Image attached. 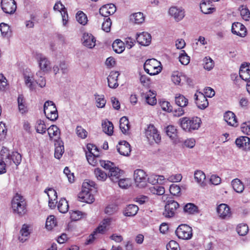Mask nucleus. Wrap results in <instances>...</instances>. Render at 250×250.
<instances>
[{
  "label": "nucleus",
  "mask_w": 250,
  "mask_h": 250,
  "mask_svg": "<svg viewBox=\"0 0 250 250\" xmlns=\"http://www.w3.org/2000/svg\"><path fill=\"white\" fill-rule=\"evenodd\" d=\"M225 121L228 125L236 126L237 125V121L235 114L231 111L226 112L224 116Z\"/></svg>",
  "instance_id": "393cba45"
},
{
  "label": "nucleus",
  "mask_w": 250,
  "mask_h": 250,
  "mask_svg": "<svg viewBox=\"0 0 250 250\" xmlns=\"http://www.w3.org/2000/svg\"><path fill=\"white\" fill-rule=\"evenodd\" d=\"M94 174L96 178L101 181H105L107 177V174L100 168L95 169Z\"/></svg>",
  "instance_id": "79ce46f5"
},
{
  "label": "nucleus",
  "mask_w": 250,
  "mask_h": 250,
  "mask_svg": "<svg viewBox=\"0 0 250 250\" xmlns=\"http://www.w3.org/2000/svg\"><path fill=\"white\" fill-rule=\"evenodd\" d=\"M77 21L79 23L82 25H85L87 22V18L86 15L82 11H79L76 16Z\"/></svg>",
  "instance_id": "49530a36"
},
{
  "label": "nucleus",
  "mask_w": 250,
  "mask_h": 250,
  "mask_svg": "<svg viewBox=\"0 0 250 250\" xmlns=\"http://www.w3.org/2000/svg\"><path fill=\"white\" fill-rule=\"evenodd\" d=\"M175 101L176 104L181 107H185L188 104V100L182 95H176Z\"/></svg>",
  "instance_id": "ea45409f"
},
{
  "label": "nucleus",
  "mask_w": 250,
  "mask_h": 250,
  "mask_svg": "<svg viewBox=\"0 0 250 250\" xmlns=\"http://www.w3.org/2000/svg\"><path fill=\"white\" fill-rule=\"evenodd\" d=\"M161 63L155 59L147 60L144 64L145 71L149 75L153 76L159 74L162 70Z\"/></svg>",
  "instance_id": "20e7f679"
},
{
  "label": "nucleus",
  "mask_w": 250,
  "mask_h": 250,
  "mask_svg": "<svg viewBox=\"0 0 250 250\" xmlns=\"http://www.w3.org/2000/svg\"><path fill=\"white\" fill-rule=\"evenodd\" d=\"M0 30L3 36H8L10 32V27L6 23H1L0 24Z\"/></svg>",
  "instance_id": "bf43d9fd"
},
{
  "label": "nucleus",
  "mask_w": 250,
  "mask_h": 250,
  "mask_svg": "<svg viewBox=\"0 0 250 250\" xmlns=\"http://www.w3.org/2000/svg\"><path fill=\"white\" fill-rule=\"evenodd\" d=\"M140 81L141 83L144 86H147L150 83V78L146 75L139 73Z\"/></svg>",
  "instance_id": "0e129e2a"
},
{
  "label": "nucleus",
  "mask_w": 250,
  "mask_h": 250,
  "mask_svg": "<svg viewBox=\"0 0 250 250\" xmlns=\"http://www.w3.org/2000/svg\"><path fill=\"white\" fill-rule=\"evenodd\" d=\"M119 73L118 71H111L107 77L108 85L110 88H116L118 86L117 82Z\"/></svg>",
  "instance_id": "4be33fe9"
},
{
  "label": "nucleus",
  "mask_w": 250,
  "mask_h": 250,
  "mask_svg": "<svg viewBox=\"0 0 250 250\" xmlns=\"http://www.w3.org/2000/svg\"><path fill=\"white\" fill-rule=\"evenodd\" d=\"M63 173L67 176L68 180L70 183H73L75 180V177L73 173H71L68 167H65L63 170Z\"/></svg>",
  "instance_id": "69168bd1"
},
{
  "label": "nucleus",
  "mask_w": 250,
  "mask_h": 250,
  "mask_svg": "<svg viewBox=\"0 0 250 250\" xmlns=\"http://www.w3.org/2000/svg\"><path fill=\"white\" fill-rule=\"evenodd\" d=\"M76 132L78 137L82 139H85L87 136V132L81 126H77Z\"/></svg>",
  "instance_id": "6e6d98bb"
},
{
  "label": "nucleus",
  "mask_w": 250,
  "mask_h": 250,
  "mask_svg": "<svg viewBox=\"0 0 250 250\" xmlns=\"http://www.w3.org/2000/svg\"><path fill=\"white\" fill-rule=\"evenodd\" d=\"M6 159H7L6 162L7 165H11L13 162L16 166H18L21 163V156L18 152H12L11 154L8 153L6 155Z\"/></svg>",
  "instance_id": "6ab92c4d"
},
{
  "label": "nucleus",
  "mask_w": 250,
  "mask_h": 250,
  "mask_svg": "<svg viewBox=\"0 0 250 250\" xmlns=\"http://www.w3.org/2000/svg\"><path fill=\"white\" fill-rule=\"evenodd\" d=\"M50 139H52L53 136H56L60 133L59 129L56 125H51L47 129Z\"/></svg>",
  "instance_id": "3c124183"
},
{
  "label": "nucleus",
  "mask_w": 250,
  "mask_h": 250,
  "mask_svg": "<svg viewBox=\"0 0 250 250\" xmlns=\"http://www.w3.org/2000/svg\"><path fill=\"white\" fill-rule=\"evenodd\" d=\"M106 228L103 224H101L96 229V231L94 232V234H91L89 236V238L86 241V244H89L91 243L94 239L95 233L98 232L100 233H103L106 230Z\"/></svg>",
  "instance_id": "a19ab883"
},
{
  "label": "nucleus",
  "mask_w": 250,
  "mask_h": 250,
  "mask_svg": "<svg viewBox=\"0 0 250 250\" xmlns=\"http://www.w3.org/2000/svg\"><path fill=\"white\" fill-rule=\"evenodd\" d=\"M231 32L241 37H244L246 35V28L245 26L240 22H236L232 24L231 27Z\"/></svg>",
  "instance_id": "f3484780"
},
{
  "label": "nucleus",
  "mask_w": 250,
  "mask_h": 250,
  "mask_svg": "<svg viewBox=\"0 0 250 250\" xmlns=\"http://www.w3.org/2000/svg\"><path fill=\"white\" fill-rule=\"evenodd\" d=\"M83 45L89 48H93L96 44V39L91 34L84 33L82 39Z\"/></svg>",
  "instance_id": "a211bd4d"
},
{
  "label": "nucleus",
  "mask_w": 250,
  "mask_h": 250,
  "mask_svg": "<svg viewBox=\"0 0 250 250\" xmlns=\"http://www.w3.org/2000/svg\"><path fill=\"white\" fill-rule=\"evenodd\" d=\"M179 207V204L174 200H168L165 205L163 215L167 218L173 217L175 215L176 210Z\"/></svg>",
  "instance_id": "1a4fd4ad"
},
{
  "label": "nucleus",
  "mask_w": 250,
  "mask_h": 250,
  "mask_svg": "<svg viewBox=\"0 0 250 250\" xmlns=\"http://www.w3.org/2000/svg\"><path fill=\"white\" fill-rule=\"evenodd\" d=\"M179 120L182 128L188 132L198 129L202 122L201 119L197 117H183Z\"/></svg>",
  "instance_id": "f257e3e1"
},
{
  "label": "nucleus",
  "mask_w": 250,
  "mask_h": 250,
  "mask_svg": "<svg viewBox=\"0 0 250 250\" xmlns=\"http://www.w3.org/2000/svg\"><path fill=\"white\" fill-rule=\"evenodd\" d=\"M96 102V105L99 108L104 107L106 104V100L104 95H100L97 94L94 95Z\"/></svg>",
  "instance_id": "09e8293b"
},
{
  "label": "nucleus",
  "mask_w": 250,
  "mask_h": 250,
  "mask_svg": "<svg viewBox=\"0 0 250 250\" xmlns=\"http://www.w3.org/2000/svg\"><path fill=\"white\" fill-rule=\"evenodd\" d=\"M89 183L83 182L81 191L78 195L79 200L82 202L91 204L94 201V196L90 193L89 188Z\"/></svg>",
  "instance_id": "423d86ee"
},
{
  "label": "nucleus",
  "mask_w": 250,
  "mask_h": 250,
  "mask_svg": "<svg viewBox=\"0 0 250 250\" xmlns=\"http://www.w3.org/2000/svg\"><path fill=\"white\" fill-rule=\"evenodd\" d=\"M101 166L106 169L109 170L108 177L114 183H117L121 177L122 171L118 167L114 166L113 163L110 161H102L100 162Z\"/></svg>",
  "instance_id": "f03ea898"
},
{
  "label": "nucleus",
  "mask_w": 250,
  "mask_h": 250,
  "mask_svg": "<svg viewBox=\"0 0 250 250\" xmlns=\"http://www.w3.org/2000/svg\"><path fill=\"white\" fill-rule=\"evenodd\" d=\"M43 111L47 118L55 121L58 118V113L55 104L51 101H46L43 105Z\"/></svg>",
  "instance_id": "39448f33"
},
{
  "label": "nucleus",
  "mask_w": 250,
  "mask_h": 250,
  "mask_svg": "<svg viewBox=\"0 0 250 250\" xmlns=\"http://www.w3.org/2000/svg\"><path fill=\"white\" fill-rule=\"evenodd\" d=\"M29 234V227L27 225L24 224L20 230V235L19 237V240L23 243L28 239Z\"/></svg>",
  "instance_id": "cd10ccee"
},
{
  "label": "nucleus",
  "mask_w": 250,
  "mask_h": 250,
  "mask_svg": "<svg viewBox=\"0 0 250 250\" xmlns=\"http://www.w3.org/2000/svg\"><path fill=\"white\" fill-rule=\"evenodd\" d=\"M57 143L58 146H57V144H55L56 147L55 149L54 156L56 158L59 159L64 152V147L62 144V142L58 141L57 142Z\"/></svg>",
  "instance_id": "e433bc0d"
},
{
  "label": "nucleus",
  "mask_w": 250,
  "mask_h": 250,
  "mask_svg": "<svg viewBox=\"0 0 250 250\" xmlns=\"http://www.w3.org/2000/svg\"><path fill=\"white\" fill-rule=\"evenodd\" d=\"M112 48L116 53H121L125 50V43L120 40H116L112 44Z\"/></svg>",
  "instance_id": "c85d7f7f"
},
{
  "label": "nucleus",
  "mask_w": 250,
  "mask_h": 250,
  "mask_svg": "<svg viewBox=\"0 0 250 250\" xmlns=\"http://www.w3.org/2000/svg\"><path fill=\"white\" fill-rule=\"evenodd\" d=\"M204 67L205 69L210 70L213 68L214 66V62L213 60L210 58L206 57L204 60Z\"/></svg>",
  "instance_id": "864d4df0"
},
{
  "label": "nucleus",
  "mask_w": 250,
  "mask_h": 250,
  "mask_svg": "<svg viewBox=\"0 0 250 250\" xmlns=\"http://www.w3.org/2000/svg\"><path fill=\"white\" fill-rule=\"evenodd\" d=\"M184 211L188 214H194L198 212V208L192 203H188L185 206Z\"/></svg>",
  "instance_id": "37998d69"
},
{
  "label": "nucleus",
  "mask_w": 250,
  "mask_h": 250,
  "mask_svg": "<svg viewBox=\"0 0 250 250\" xmlns=\"http://www.w3.org/2000/svg\"><path fill=\"white\" fill-rule=\"evenodd\" d=\"M211 2L209 0H203L200 3V9L201 11L205 14L212 13L214 9L211 7Z\"/></svg>",
  "instance_id": "bb28decb"
},
{
  "label": "nucleus",
  "mask_w": 250,
  "mask_h": 250,
  "mask_svg": "<svg viewBox=\"0 0 250 250\" xmlns=\"http://www.w3.org/2000/svg\"><path fill=\"white\" fill-rule=\"evenodd\" d=\"M146 136L150 144L159 143L161 139L157 129L153 125H149L146 130Z\"/></svg>",
  "instance_id": "6e6552de"
},
{
  "label": "nucleus",
  "mask_w": 250,
  "mask_h": 250,
  "mask_svg": "<svg viewBox=\"0 0 250 250\" xmlns=\"http://www.w3.org/2000/svg\"><path fill=\"white\" fill-rule=\"evenodd\" d=\"M116 10V6L114 4L110 3L104 5L101 7L99 9L100 14L104 17V18H109V16L113 14Z\"/></svg>",
  "instance_id": "dca6fc26"
},
{
  "label": "nucleus",
  "mask_w": 250,
  "mask_h": 250,
  "mask_svg": "<svg viewBox=\"0 0 250 250\" xmlns=\"http://www.w3.org/2000/svg\"><path fill=\"white\" fill-rule=\"evenodd\" d=\"M151 40L150 34L147 32H143L139 34H137L136 40L141 45L144 46L148 45Z\"/></svg>",
  "instance_id": "aec40b11"
},
{
  "label": "nucleus",
  "mask_w": 250,
  "mask_h": 250,
  "mask_svg": "<svg viewBox=\"0 0 250 250\" xmlns=\"http://www.w3.org/2000/svg\"><path fill=\"white\" fill-rule=\"evenodd\" d=\"M47 193L48 198L51 200H56L57 199V193L55 190L52 188L46 189L44 191Z\"/></svg>",
  "instance_id": "13d9d810"
},
{
  "label": "nucleus",
  "mask_w": 250,
  "mask_h": 250,
  "mask_svg": "<svg viewBox=\"0 0 250 250\" xmlns=\"http://www.w3.org/2000/svg\"><path fill=\"white\" fill-rule=\"evenodd\" d=\"M111 25L112 22L110 18H104V21L103 22L102 28L104 31L107 33L109 32Z\"/></svg>",
  "instance_id": "603ef678"
},
{
  "label": "nucleus",
  "mask_w": 250,
  "mask_h": 250,
  "mask_svg": "<svg viewBox=\"0 0 250 250\" xmlns=\"http://www.w3.org/2000/svg\"><path fill=\"white\" fill-rule=\"evenodd\" d=\"M57 221L54 215H50L46 219L45 226L47 229L51 230L57 226Z\"/></svg>",
  "instance_id": "58836bf2"
},
{
  "label": "nucleus",
  "mask_w": 250,
  "mask_h": 250,
  "mask_svg": "<svg viewBox=\"0 0 250 250\" xmlns=\"http://www.w3.org/2000/svg\"><path fill=\"white\" fill-rule=\"evenodd\" d=\"M8 86L7 80L2 74H0V90L4 91Z\"/></svg>",
  "instance_id": "e2e57ef3"
},
{
  "label": "nucleus",
  "mask_w": 250,
  "mask_h": 250,
  "mask_svg": "<svg viewBox=\"0 0 250 250\" xmlns=\"http://www.w3.org/2000/svg\"><path fill=\"white\" fill-rule=\"evenodd\" d=\"M155 93L151 92L150 90L147 93L145 98L146 102L150 105H153L157 103V100L155 97Z\"/></svg>",
  "instance_id": "c03bdc74"
},
{
  "label": "nucleus",
  "mask_w": 250,
  "mask_h": 250,
  "mask_svg": "<svg viewBox=\"0 0 250 250\" xmlns=\"http://www.w3.org/2000/svg\"><path fill=\"white\" fill-rule=\"evenodd\" d=\"M18 104L19 111L23 114L27 111L25 100L22 95H20L18 98Z\"/></svg>",
  "instance_id": "7c9ffc66"
},
{
  "label": "nucleus",
  "mask_w": 250,
  "mask_h": 250,
  "mask_svg": "<svg viewBox=\"0 0 250 250\" xmlns=\"http://www.w3.org/2000/svg\"><path fill=\"white\" fill-rule=\"evenodd\" d=\"M242 131L247 135H250V122H246L242 124L241 127Z\"/></svg>",
  "instance_id": "774afa93"
},
{
  "label": "nucleus",
  "mask_w": 250,
  "mask_h": 250,
  "mask_svg": "<svg viewBox=\"0 0 250 250\" xmlns=\"http://www.w3.org/2000/svg\"><path fill=\"white\" fill-rule=\"evenodd\" d=\"M139 210V208L135 205L130 204L128 205L124 211V214L126 216H134Z\"/></svg>",
  "instance_id": "a878e982"
},
{
  "label": "nucleus",
  "mask_w": 250,
  "mask_h": 250,
  "mask_svg": "<svg viewBox=\"0 0 250 250\" xmlns=\"http://www.w3.org/2000/svg\"><path fill=\"white\" fill-rule=\"evenodd\" d=\"M182 74L178 71L173 72L171 76V80L175 84H179L181 81Z\"/></svg>",
  "instance_id": "5fc2aeb1"
},
{
  "label": "nucleus",
  "mask_w": 250,
  "mask_h": 250,
  "mask_svg": "<svg viewBox=\"0 0 250 250\" xmlns=\"http://www.w3.org/2000/svg\"><path fill=\"white\" fill-rule=\"evenodd\" d=\"M236 230L239 235L245 236L248 232L249 228L247 224H240L237 226Z\"/></svg>",
  "instance_id": "de8ad7c7"
},
{
  "label": "nucleus",
  "mask_w": 250,
  "mask_h": 250,
  "mask_svg": "<svg viewBox=\"0 0 250 250\" xmlns=\"http://www.w3.org/2000/svg\"><path fill=\"white\" fill-rule=\"evenodd\" d=\"M134 177L136 184L138 187H144L147 181V175L142 169H136L134 171Z\"/></svg>",
  "instance_id": "9d476101"
},
{
  "label": "nucleus",
  "mask_w": 250,
  "mask_h": 250,
  "mask_svg": "<svg viewBox=\"0 0 250 250\" xmlns=\"http://www.w3.org/2000/svg\"><path fill=\"white\" fill-rule=\"evenodd\" d=\"M12 207L15 213L20 216L24 215L26 212V202L23 197L19 194L14 197L12 201Z\"/></svg>",
  "instance_id": "7ed1b4c3"
},
{
  "label": "nucleus",
  "mask_w": 250,
  "mask_h": 250,
  "mask_svg": "<svg viewBox=\"0 0 250 250\" xmlns=\"http://www.w3.org/2000/svg\"><path fill=\"white\" fill-rule=\"evenodd\" d=\"M145 17L142 12L133 14L130 16V20L136 24L142 23L145 21Z\"/></svg>",
  "instance_id": "c756f323"
},
{
  "label": "nucleus",
  "mask_w": 250,
  "mask_h": 250,
  "mask_svg": "<svg viewBox=\"0 0 250 250\" xmlns=\"http://www.w3.org/2000/svg\"><path fill=\"white\" fill-rule=\"evenodd\" d=\"M166 132L171 139H174L177 136V129L173 125H168L166 128Z\"/></svg>",
  "instance_id": "a18cd8bd"
},
{
  "label": "nucleus",
  "mask_w": 250,
  "mask_h": 250,
  "mask_svg": "<svg viewBox=\"0 0 250 250\" xmlns=\"http://www.w3.org/2000/svg\"><path fill=\"white\" fill-rule=\"evenodd\" d=\"M167 250H179V244L175 241L171 240L167 245Z\"/></svg>",
  "instance_id": "338daca9"
},
{
  "label": "nucleus",
  "mask_w": 250,
  "mask_h": 250,
  "mask_svg": "<svg viewBox=\"0 0 250 250\" xmlns=\"http://www.w3.org/2000/svg\"><path fill=\"white\" fill-rule=\"evenodd\" d=\"M102 128L103 131L106 134L111 135L113 132V125L111 122L104 121L102 123Z\"/></svg>",
  "instance_id": "c9c22d12"
},
{
  "label": "nucleus",
  "mask_w": 250,
  "mask_h": 250,
  "mask_svg": "<svg viewBox=\"0 0 250 250\" xmlns=\"http://www.w3.org/2000/svg\"><path fill=\"white\" fill-rule=\"evenodd\" d=\"M168 13L176 21H181L185 16L184 9L182 7L177 6L171 7L169 9Z\"/></svg>",
  "instance_id": "f8f14e48"
},
{
  "label": "nucleus",
  "mask_w": 250,
  "mask_h": 250,
  "mask_svg": "<svg viewBox=\"0 0 250 250\" xmlns=\"http://www.w3.org/2000/svg\"><path fill=\"white\" fill-rule=\"evenodd\" d=\"M217 211L219 216L223 219L230 217L231 214L229 207L225 204H222L218 206Z\"/></svg>",
  "instance_id": "5701e85b"
},
{
  "label": "nucleus",
  "mask_w": 250,
  "mask_h": 250,
  "mask_svg": "<svg viewBox=\"0 0 250 250\" xmlns=\"http://www.w3.org/2000/svg\"><path fill=\"white\" fill-rule=\"evenodd\" d=\"M24 81L25 84L31 90H33L35 89V84L33 83L32 77H30L29 76H25Z\"/></svg>",
  "instance_id": "052dcab7"
},
{
  "label": "nucleus",
  "mask_w": 250,
  "mask_h": 250,
  "mask_svg": "<svg viewBox=\"0 0 250 250\" xmlns=\"http://www.w3.org/2000/svg\"><path fill=\"white\" fill-rule=\"evenodd\" d=\"M195 103L198 107L204 109L208 105V99L205 95L201 92H197L194 94Z\"/></svg>",
  "instance_id": "4468645a"
},
{
  "label": "nucleus",
  "mask_w": 250,
  "mask_h": 250,
  "mask_svg": "<svg viewBox=\"0 0 250 250\" xmlns=\"http://www.w3.org/2000/svg\"><path fill=\"white\" fill-rule=\"evenodd\" d=\"M194 179L197 183L203 186L206 179V175L203 171L196 170L194 172Z\"/></svg>",
  "instance_id": "4c0bfd02"
},
{
  "label": "nucleus",
  "mask_w": 250,
  "mask_h": 250,
  "mask_svg": "<svg viewBox=\"0 0 250 250\" xmlns=\"http://www.w3.org/2000/svg\"><path fill=\"white\" fill-rule=\"evenodd\" d=\"M175 233L179 238L189 240L192 236V228L186 224H182L177 228Z\"/></svg>",
  "instance_id": "0eeeda50"
},
{
  "label": "nucleus",
  "mask_w": 250,
  "mask_h": 250,
  "mask_svg": "<svg viewBox=\"0 0 250 250\" xmlns=\"http://www.w3.org/2000/svg\"><path fill=\"white\" fill-rule=\"evenodd\" d=\"M179 60L180 62L184 65H187L190 61L189 57L184 51V53L181 54L179 57Z\"/></svg>",
  "instance_id": "680f3d73"
},
{
  "label": "nucleus",
  "mask_w": 250,
  "mask_h": 250,
  "mask_svg": "<svg viewBox=\"0 0 250 250\" xmlns=\"http://www.w3.org/2000/svg\"><path fill=\"white\" fill-rule=\"evenodd\" d=\"M1 7L5 13L12 14L16 10L17 5L14 0H1Z\"/></svg>",
  "instance_id": "9b49d317"
},
{
  "label": "nucleus",
  "mask_w": 250,
  "mask_h": 250,
  "mask_svg": "<svg viewBox=\"0 0 250 250\" xmlns=\"http://www.w3.org/2000/svg\"><path fill=\"white\" fill-rule=\"evenodd\" d=\"M37 59L41 71L48 72L51 70L50 62L45 56L41 54H38Z\"/></svg>",
  "instance_id": "ddd939ff"
},
{
  "label": "nucleus",
  "mask_w": 250,
  "mask_h": 250,
  "mask_svg": "<svg viewBox=\"0 0 250 250\" xmlns=\"http://www.w3.org/2000/svg\"><path fill=\"white\" fill-rule=\"evenodd\" d=\"M120 128L124 134L126 133L129 129V121L127 117H122L120 120Z\"/></svg>",
  "instance_id": "2f4dec72"
},
{
  "label": "nucleus",
  "mask_w": 250,
  "mask_h": 250,
  "mask_svg": "<svg viewBox=\"0 0 250 250\" xmlns=\"http://www.w3.org/2000/svg\"><path fill=\"white\" fill-rule=\"evenodd\" d=\"M68 204L67 201L64 198H62L58 203V208L61 213H64L67 212L68 210Z\"/></svg>",
  "instance_id": "f704fd0d"
},
{
  "label": "nucleus",
  "mask_w": 250,
  "mask_h": 250,
  "mask_svg": "<svg viewBox=\"0 0 250 250\" xmlns=\"http://www.w3.org/2000/svg\"><path fill=\"white\" fill-rule=\"evenodd\" d=\"M233 189L238 193H242L244 189V186L242 182L238 179H235L231 182Z\"/></svg>",
  "instance_id": "473e14b6"
},
{
  "label": "nucleus",
  "mask_w": 250,
  "mask_h": 250,
  "mask_svg": "<svg viewBox=\"0 0 250 250\" xmlns=\"http://www.w3.org/2000/svg\"><path fill=\"white\" fill-rule=\"evenodd\" d=\"M69 213L70 218L72 221H78L86 216V213L79 210H71Z\"/></svg>",
  "instance_id": "72a5a7b5"
},
{
  "label": "nucleus",
  "mask_w": 250,
  "mask_h": 250,
  "mask_svg": "<svg viewBox=\"0 0 250 250\" xmlns=\"http://www.w3.org/2000/svg\"><path fill=\"white\" fill-rule=\"evenodd\" d=\"M239 76L243 80H250V64H242L239 70Z\"/></svg>",
  "instance_id": "b1692460"
},
{
  "label": "nucleus",
  "mask_w": 250,
  "mask_h": 250,
  "mask_svg": "<svg viewBox=\"0 0 250 250\" xmlns=\"http://www.w3.org/2000/svg\"><path fill=\"white\" fill-rule=\"evenodd\" d=\"M236 145L244 150L250 149V138L246 136H241L235 140Z\"/></svg>",
  "instance_id": "412c9836"
},
{
  "label": "nucleus",
  "mask_w": 250,
  "mask_h": 250,
  "mask_svg": "<svg viewBox=\"0 0 250 250\" xmlns=\"http://www.w3.org/2000/svg\"><path fill=\"white\" fill-rule=\"evenodd\" d=\"M118 152L122 155L128 156L131 152L130 144L126 141H120L117 145Z\"/></svg>",
  "instance_id": "2eb2a0df"
},
{
  "label": "nucleus",
  "mask_w": 250,
  "mask_h": 250,
  "mask_svg": "<svg viewBox=\"0 0 250 250\" xmlns=\"http://www.w3.org/2000/svg\"><path fill=\"white\" fill-rule=\"evenodd\" d=\"M36 129L37 132L39 133L43 134L45 133L46 126L44 122L41 120L37 121L36 125Z\"/></svg>",
  "instance_id": "8fccbe9b"
},
{
  "label": "nucleus",
  "mask_w": 250,
  "mask_h": 250,
  "mask_svg": "<svg viewBox=\"0 0 250 250\" xmlns=\"http://www.w3.org/2000/svg\"><path fill=\"white\" fill-rule=\"evenodd\" d=\"M160 105L163 110L170 112L172 111V106L167 101H160Z\"/></svg>",
  "instance_id": "4d7b16f0"
}]
</instances>
